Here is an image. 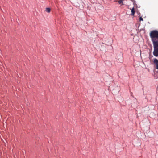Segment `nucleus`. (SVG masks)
<instances>
[{"label": "nucleus", "mask_w": 158, "mask_h": 158, "mask_svg": "<svg viewBox=\"0 0 158 158\" xmlns=\"http://www.w3.org/2000/svg\"><path fill=\"white\" fill-rule=\"evenodd\" d=\"M131 12L132 15H133L135 13V11L134 8H133L131 9Z\"/></svg>", "instance_id": "4"}, {"label": "nucleus", "mask_w": 158, "mask_h": 158, "mask_svg": "<svg viewBox=\"0 0 158 158\" xmlns=\"http://www.w3.org/2000/svg\"><path fill=\"white\" fill-rule=\"evenodd\" d=\"M143 18L141 17H140L139 18V21H143Z\"/></svg>", "instance_id": "5"}, {"label": "nucleus", "mask_w": 158, "mask_h": 158, "mask_svg": "<svg viewBox=\"0 0 158 158\" xmlns=\"http://www.w3.org/2000/svg\"><path fill=\"white\" fill-rule=\"evenodd\" d=\"M45 11L48 13H50L51 11V9L49 8H46L45 9Z\"/></svg>", "instance_id": "3"}, {"label": "nucleus", "mask_w": 158, "mask_h": 158, "mask_svg": "<svg viewBox=\"0 0 158 158\" xmlns=\"http://www.w3.org/2000/svg\"><path fill=\"white\" fill-rule=\"evenodd\" d=\"M153 45L154 50L153 54L155 56H158V31L153 30L149 34Z\"/></svg>", "instance_id": "1"}, {"label": "nucleus", "mask_w": 158, "mask_h": 158, "mask_svg": "<svg viewBox=\"0 0 158 158\" xmlns=\"http://www.w3.org/2000/svg\"><path fill=\"white\" fill-rule=\"evenodd\" d=\"M153 63L156 69L158 70V60L156 58L154 59Z\"/></svg>", "instance_id": "2"}]
</instances>
